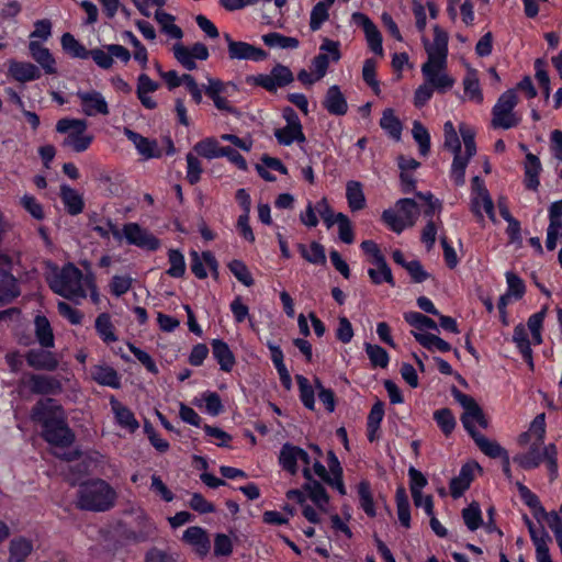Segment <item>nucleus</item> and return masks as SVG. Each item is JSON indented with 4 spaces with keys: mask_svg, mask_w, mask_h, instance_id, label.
I'll return each instance as SVG.
<instances>
[{
    "mask_svg": "<svg viewBox=\"0 0 562 562\" xmlns=\"http://www.w3.org/2000/svg\"><path fill=\"white\" fill-rule=\"evenodd\" d=\"M261 40L265 45L271 48L295 49L300 45L296 37L285 36L278 32L263 34Z\"/></svg>",
    "mask_w": 562,
    "mask_h": 562,
    "instance_id": "c03bdc74",
    "label": "nucleus"
},
{
    "mask_svg": "<svg viewBox=\"0 0 562 562\" xmlns=\"http://www.w3.org/2000/svg\"><path fill=\"white\" fill-rule=\"evenodd\" d=\"M9 76L21 83L37 80L41 78L40 68L29 61L11 59L8 61Z\"/></svg>",
    "mask_w": 562,
    "mask_h": 562,
    "instance_id": "6ab92c4d",
    "label": "nucleus"
},
{
    "mask_svg": "<svg viewBox=\"0 0 562 562\" xmlns=\"http://www.w3.org/2000/svg\"><path fill=\"white\" fill-rule=\"evenodd\" d=\"M212 355L224 372H231L236 363L235 356L229 346L222 339L211 341Z\"/></svg>",
    "mask_w": 562,
    "mask_h": 562,
    "instance_id": "c85d7f7f",
    "label": "nucleus"
},
{
    "mask_svg": "<svg viewBox=\"0 0 562 562\" xmlns=\"http://www.w3.org/2000/svg\"><path fill=\"white\" fill-rule=\"evenodd\" d=\"M397 212L408 226H413L418 217V207L414 200L402 199L397 202Z\"/></svg>",
    "mask_w": 562,
    "mask_h": 562,
    "instance_id": "680f3d73",
    "label": "nucleus"
},
{
    "mask_svg": "<svg viewBox=\"0 0 562 562\" xmlns=\"http://www.w3.org/2000/svg\"><path fill=\"white\" fill-rule=\"evenodd\" d=\"M297 249L302 257L311 263L324 265L326 262L324 247L316 241H313L308 247L304 244H299Z\"/></svg>",
    "mask_w": 562,
    "mask_h": 562,
    "instance_id": "09e8293b",
    "label": "nucleus"
},
{
    "mask_svg": "<svg viewBox=\"0 0 562 562\" xmlns=\"http://www.w3.org/2000/svg\"><path fill=\"white\" fill-rule=\"evenodd\" d=\"M42 436L55 448L69 447L75 440L74 432L61 417L43 428Z\"/></svg>",
    "mask_w": 562,
    "mask_h": 562,
    "instance_id": "4468645a",
    "label": "nucleus"
},
{
    "mask_svg": "<svg viewBox=\"0 0 562 562\" xmlns=\"http://www.w3.org/2000/svg\"><path fill=\"white\" fill-rule=\"evenodd\" d=\"M285 126L277 128L274 136L280 145L290 146L293 143L303 144L306 137L299 115L292 108H285L282 113Z\"/></svg>",
    "mask_w": 562,
    "mask_h": 562,
    "instance_id": "1a4fd4ad",
    "label": "nucleus"
},
{
    "mask_svg": "<svg viewBox=\"0 0 562 562\" xmlns=\"http://www.w3.org/2000/svg\"><path fill=\"white\" fill-rule=\"evenodd\" d=\"M323 106L331 115L341 116L347 113L348 103L338 86L334 85L328 88L323 101Z\"/></svg>",
    "mask_w": 562,
    "mask_h": 562,
    "instance_id": "b1692460",
    "label": "nucleus"
},
{
    "mask_svg": "<svg viewBox=\"0 0 562 562\" xmlns=\"http://www.w3.org/2000/svg\"><path fill=\"white\" fill-rule=\"evenodd\" d=\"M373 267L369 268L368 274L374 284H381L386 282L392 286L395 284L392 276V271L387 266L385 258H383V265L371 263Z\"/></svg>",
    "mask_w": 562,
    "mask_h": 562,
    "instance_id": "864d4df0",
    "label": "nucleus"
},
{
    "mask_svg": "<svg viewBox=\"0 0 562 562\" xmlns=\"http://www.w3.org/2000/svg\"><path fill=\"white\" fill-rule=\"evenodd\" d=\"M49 288L58 295L78 303L88 293L94 303L99 302V293L91 274L85 276L75 265L67 263L61 269L54 267L47 274Z\"/></svg>",
    "mask_w": 562,
    "mask_h": 562,
    "instance_id": "f257e3e1",
    "label": "nucleus"
},
{
    "mask_svg": "<svg viewBox=\"0 0 562 562\" xmlns=\"http://www.w3.org/2000/svg\"><path fill=\"white\" fill-rule=\"evenodd\" d=\"M505 277L507 283L506 293H508V295L513 296L515 300H520L526 292L525 282L520 277L512 271H507Z\"/></svg>",
    "mask_w": 562,
    "mask_h": 562,
    "instance_id": "0e129e2a",
    "label": "nucleus"
},
{
    "mask_svg": "<svg viewBox=\"0 0 562 562\" xmlns=\"http://www.w3.org/2000/svg\"><path fill=\"white\" fill-rule=\"evenodd\" d=\"M352 22L362 29L366 41L368 43L369 48L372 53L379 56L384 55L383 46H382V35L376 25L372 22V20L361 12H355L352 14Z\"/></svg>",
    "mask_w": 562,
    "mask_h": 562,
    "instance_id": "2eb2a0df",
    "label": "nucleus"
},
{
    "mask_svg": "<svg viewBox=\"0 0 562 562\" xmlns=\"http://www.w3.org/2000/svg\"><path fill=\"white\" fill-rule=\"evenodd\" d=\"M517 488L524 503L533 510L536 519L540 520V515L546 514V509L541 505L538 496L522 483L518 482Z\"/></svg>",
    "mask_w": 562,
    "mask_h": 562,
    "instance_id": "603ef678",
    "label": "nucleus"
},
{
    "mask_svg": "<svg viewBox=\"0 0 562 562\" xmlns=\"http://www.w3.org/2000/svg\"><path fill=\"white\" fill-rule=\"evenodd\" d=\"M525 179L524 183L527 189L537 191L540 186L539 176L542 171L540 159L532 153L526 154L524 162Z\"/></svg>",
    "mask_w": 562,
    "mask_h": 562,
    "instance_id": "cd10ccee",
    "label": "nucleus"
},
{
    "mask_svg": "<svg viewBox=\"0 0 562 562\" xmlns=\"http://www.w3.org/2000/svg\"><path fill=\"white\" fill-rule=\"evenodd\" d=\"M404 319L411 326H413L419 330H423V329L438 330V326H437L436 322L419 312H415V311L406 312L404 314Z\"/></svg>",
    "mask_w": 562,
    "mask_h": 562,
    "instance_id": "13d9d810",
    "label": "nucleus"
},
{
    "mask_svg": "<svg viewBox=\"0 0 562 562\" xmlns=\"http://www.w3.org/2000/svg\"><path fill=\"white\" fill-rule=\"evenodd\" d=\"M427 57L447 59L448 35L439 26L434 29V43L427 47Z\"/></svg>",
    "mask_w": 562,
    "mask_h": 562,
    "instance_id": "58836bf2",
    "label": "nucleus"
},
{
    "mask_svg": "<svg viewBox=\"0 0 562 562\" xmlns=\"http://www.w3.org/2000/svg\"><path fill=\"white\" fill-rule=\"evenodd\" d=\"M27 364L36 370L54 371L58 367L56 356L43 349H32L26 355Z\"/></svg>",
    "mask_w": 562,
    "mask_h": 562,
    "instance_id": "a878e982",
    "label": "nucleus"
},
{
    "mask_svg": "<svg viewBox=\"0 0 562 562\" xmlns=\"http://www.w3.org/2000/svg\"><path fill=\"white\" fill-rule=\"evenodd\" d=\"M182 539L186 543L190 544L200 557H205L210 551V539L206 531L201 527H189L183 532Z\"/></svg>",
    "mask_w": 562,
    "mask_h": 562,
    "instance_id": "5701e85b",
    "label": "nucleus"
},
{
    "mask_svg": "<svg viewBox=\"0 0 562 562\" xmlns=\"http://www.w3.org/2000/svg\"><path fill=\"white\" fill-rule=\"evenodd\" d=\"M300 456H303L300 447L290 443L283 445L279 456V462L282 469L291 474H295L297 472Z\"/></svg>",
    "mask_w": 562,
    "mask_h": 562,
    "instance_id": "f704fd0d",
    "label": "nucleus"
},
{
    "mask_svg": "<svg viewBox=\"0 0 562 562\" xmlns=\"http://www.w3.org/2000/svg\"><path fill=\"white\" fill-rule=\"evenodd\" d=\"M464 95L469 101L474 103H482L483 93L480 87L477 72L474 69H469L463 79Z\"/></svg>",
    "mask_w": 562,
    "mask_h": 562,
    "instance_id": "4c0bfd02",
    "label": "nucleus"
},
{
    "mask_svg": "<svg viewBox=\"0 0 562 562\" xmlns=\"http://www.w3.org/2000/svg\"><path fill=\"white\" fill-rule=\"evenodd\" d=\"M18 295L16 280L11 273V260L0 255V303H8Z\"/></svg>",
    "mask_w": 562,
    "mask_h": 562,
    "instance_id": "dca6fc26",
    "label": "nucleus"
},
{
    "mask_svg": "<svg viewBox=\"0 0 562 562\" xmlns=\"http://www.w3.org/2000/svg\"><path fill=\"white\" fill-rule=\"evenodd\" d=\"M190 257L192 273L198 279H205L207 277L205 266H207L211 270L216 272L218 263L211 251H203L202 255H199L198 251L192 250L190 252Z\"/></svg>",
    "mask_w": 562,
    "mask_h": 562,
    "instance_id": "393cba45",
    "label": "nucleus"
},
{
    "mask_svg": "<svg viewBox=\"0 0 562 562\" xmlns=\"http://www.w3.org/2000/svg\"><path fill=\"white\" fill-rule=\"evenodd\" d=\"M366 352L370 359L372 366L386 368L389 364V355L384 348L378 345L366 344Z\"/></svg>",
    "mask_w": 562,
    "mask_h": 562,
    "instance_id": "69168bd1",
    "label": "nucleus"
},
{
    "mask_svg": "<svg viewBox=\"0 0 562 562\" xmlns=\"http://www.w3.org/2000/svg\"><path fill=\"white\" fill-rule=\"evenodd\" d=\"M296 381L300 391V398L303 405L308 409H314L315 406V390L307 378L296 375Z\"/></svg>",
    "mask_w": 562,
    "mask_h": 562,
    "instance_id": "bf43d9fd",
    "label": "nucleus"
},
{
    "mask_svg": "<svg viewBox=\"0 0 562 562\" xmlns=\"http://www.w3.org/2000/svg\"><path fill=\"white\" fill-rule=\"evenodd\" d=\"M35 335L40 345L44 348L54 347V334L49 321L42 315L35 317Z\"/></svg>",
    "mask_w": 562,
    "mask_h": 562,
    "instance_id": "79ce46f5",
    "label": "nucleus"
},
{
    "mask_svg": "<svg viewBox=\"0 0 562 562\" xmlns=\"http://www.w3.org/2000/svg\"><path fill=\"white\" fill-rule=\"evenodd\" d=\"M124 134L134 144L138 154L146 159L160 156V150L155 140H150L130 128H125Z\"/></svg>",
    "mask_w": 562,
    "mask_h": 562,
    "instance_id": "c756f323",
    "label": "nucleus"
},
{
    "mask_svg": "<svg viewBox=\"0 0 562 562\" xmlns=\"http://www.w3.org/2000/svg\"><path fill=\"white\" fill-rule=\"evenodd\" d=\"M61 407L56 404L52 398L40 400L32 408L31 418L34 422L41 423L45 428L49 423H54L60 418Z\"/></svg>",
    "mask_w": 562,
    "mask_h": 562,
    "instance_id": "a211bd4d",
    "label": "nucleus"
},
{
    "mask_svg": "<svg viewBox=\"0 0 562 562\" xmlns=\"http://www.w3.org/2000/svg\"><path fill=\"white\" fill-rule=\"evenodd\" d=\"M513 460L524 470L536 469L544 462L550 480L553 481L558 477V449L554 443L529 442L528 450L517 453Z\"/></svg>",
    "mask_w": 562,
    "mask_h": 562,
    "instance_id": "20e7f679",
    "label": "nucleus"
},
{
    "mask_svg": "<svg viewBox=\"0 0 562 562\" xmlns=\"http://www.w3.org/2000/svg\"><path fill=\"white\" fill-rule=\"evenodd\" d=\"M94 328L104 344L109 345L117 341L119 338L115 334V327L111 321L110 314H99L94 322Z\"/></svg>",
    "mask_w": 562,
    "mask_h": 562,
    "instance_id": "c9c22d12",
    "label": "nucleus"
},
{
    "mask_svg": "<svg viewBox=\"0 0 562 562\" xmlns=\"http://www.w3.org/2000/svg\"><path fill=\"white\" fill-rule=\"evenodd\" d=\"M384 416V406L381 402H376L372 407L367 420L368 439L373 442L376 439V432Z\"/></svg>",
    "mask_w": 562,
    "mask_h": 562,
    "instance_id": "49530a36",
    "label": "nucleus"
},
{
    "mask_svg": "<svg viewBox=\"0 0 562 562\" xmlns=\"http://www.w3.org/2000/svg\"><path fill=\"white\" fill-rule=\"evenodd\" d=\"M92 379L100 385L119 389L121 381L117 372L109 366H94L91 369Z\"/></svg>",
    "mask_w": 562,
    "mask_h": 562,
    "instance_id": "72a5a7b5",
    "label": "nucleus"
},
{
    "mask_svg": "<svg viewBox=\"0 0 562 562\" xmlns=\"http://www.w3.org/2000/svg\"><path fill=\"white\" fill-rule=\"evenodd\" d=\"M32 551L33 543L31 540L24 537L14 538L9 547V562H24Z\"/></svg>",
    "mask_w": 562,
    "mask_h": 562,
    "instance_id": "ea45409f",
    "label": "nucleus"
},
{
    "mask_svg": "<svg viewBox=\"0 0 562 562\" xmlns=\"http://www.w3.org/2000/svg\"><path fill=\"white\" fill-rule=\"evenodd\" d=\"M172 53L177 61L187 70L196 69V60H206L210 56L207 47L200 42L186 46L181 42L172 46Z\"/></svg>",
    "mask_w": 562,
    "mask_h": 562,
    "instance_id": "9b49d317",
    "label": "nucleus"
},
{
    "mask_svg": "<svg viewBox=\"0 0 562 562\" xmlns=\"http://www.w3.org/2000/svg\"><path fill=\"white\" fill-rule=\"evenodd\" d=\"M434 419L446 436L450 435L456 427L454 416L448 408L436 411L434 413Z\"/></svg>",
    "mask_w": 562,
    "mask_h": 562,
    "instance_id": "338daca9",
    "label": "nucleus"
},
{
    "mask_svg": "<svg viewBox=\"0 0 562 562\" xmlns=\"http://www.w3.org/2000/svg\"><path fill=\"white\" fill-rule=\"evenodd\" d=\"M169 269L167 273L172 278H182L186 273V260L182 252L177 249L168 251Z\"/></svg>",
    "mask_w": 562,
    "mask_h": 562,
    "instance_id": "4d7b16f0",
    "label": "nucleus"
},
{
    "mask_svg": "<svg viewBox=\"0 0 562 562\" xmlns=\"http://www.w3.org/2000/svg\"><path fill=\"white\" fill-rule=\"evenodd\" d=\"M513 341L516 345L517 349L519 350L524 360L532 369L533 361H532V350L530 347L532 340L531 341L529 340L528 330L524 324H518L515 326L514 334H513Z\"/></svg>",
    "mask_w": 562,
    "mask_h": 562,
    "instance_id": "2f4dec72",
    "label": "nucleus"
},
{
    "mask_svg": "<svg viewBox=\"0 0 562 562\" xmlns=\"http://www.w3.org/2000/svg\"><path fill=\"white\" fill-rule=\"evenodd\" d=\"M63 49L74 58L87 59L88 52L78 40L75 38L70 33H65L60 40Z\"/></svg>",
    "mask_w": 562,
    "mask_h": 562,
    "instance_id": "8fccbe9b",
    "label": "nucleus"
},
{
    "mask_svg": "<svg viewBox=\"0 0 562 562\" xmlns=\"http://www.w3.org/2000/svg\"><path fill=\"white\" fill-rule=\"evenodd\" d=\"M471 211L474 213V215L477 217L479 222L484 221L483 212L486 213L487 217L492 222H496V214L494 210V203L491 199L490 206H487V202H485V199L479 198V195H473L471 198Z\"/></svg>",
    "mask_w": 562,
    "mask_h": 562,
    "instance_id": "5fc2aeb1",
    "label": "nucleus"
},
{
    "mask_svg": "<svg viewBox=\"0 0 562 562\" xmlns=\"http://www.w3.org/2000/svg\"><path fill=\"white\" fill-rule=\"evenodd\" d=\"M346 198L351 211L362 210L366 205V198L362 186L358 181H349L346 187Z\"/></svg>",
    "mask_w": 562,
    "mask_h": 562,
    "instance_id": "a18cd8bd",
    "label": "nucleus"
},
{
    "mask_svg": "<svg viewBox=\"0 0 562 562\" xmlns=\"http://www.w3.org/2000/svg\"><path fill=\"white\" fill-rule=\"evenodd\" d=\"M412 334L429 351L448 352L451 350V345L437 335L422 331H412Z\"/></svg>",
    "mask_w": 562,
    "mask_h": 562,
    "instance_id": "e433bc0d",
    "label": "nucleus"
},
{
    "mask_svg": "<svg viewBox=\"0 0 562 562\" xmlns=\"http://www.w3.org/2000/svg\"><path fill=\"white\" fill-rule=\"evenodd\" d=\"M293 79L290 68L278 64L271 69L270 74H260L254 78V81L257 86L272 92L278 88L288 86Z\"/></svg>",
    "mask_w": 562,
    "mask_h": 562,
    "instance_id": "ddd939ff",
    "label": "nucleus"
},
{
    "mask_svg": "<svg viewBox=\"0 0 562 562\" xmlns=\"http://www.w3.org/2000/svg\"><path fill=\"white\" fill-rule=\"evenodd\" d=\"M413 137L419 146V153L427 156L430 149V135L427 128L418 121H415L412 128Z\"/></svg>",
    "mask_w": 562,
    "mask_h": 562,
    "instance_id": "e2e57ef3",
    "label": "nucleus"
},
{
    "mask_svg": "<svg viewBox=\"0 0 562 562\" xmlns=\"http://www.w3.org/2000/svg\"><path fill=\"white\" fill-rule=\"evenodd\" d=\"M76 97L80 102L81 112L87 116H106L110 114V106L104 95L94 89L78 90Z\"/></svg>",
    "mask_w": 562,
    "mask_h": 562,
    "instance_id": "f8f14e48",
    "label": "nucleus"
},
{
    "mask_svg": "<svg viewBox=\"0 0 562 562\" xmlns=\"http://www.w3.org/2000/svg\"><path fill=\"white\" fill-rule=\"evenodd\" d=\"M459 132L462 137L464 150L461 149V142L458 133L443 135V147L453 154L450 169V179L458 187L465 183V169L470 159L476 154L475 131L467 125L460 124Z\"/></svg>",
    "mask_w": 562,
    "mask_h": 562,
    "instance_id": "f03ea898",
    "label": "nucleus"
},
{
    "mask_svg": "<svg viewBox=\"0 0 562 562\" xmlns=\"http://www.w3.org/2000/svg\"><path fill=\"white\" fill-rule=\"evenodd\" d=\"M29 50L31 57L41 66L45 74H57L56 59L48 48L42 46L37 41H30Z\"/></svg>",
    "mask_w": 562,
    "mask_h": 562,
    "instance_id": "412c9836",
    "label": "nucleus"
},
{
    "mask_svg": "<svg viewBox=\"0 0 562 562\" xmlns=\"http://www.w3.org/2000/svg\"><path fill=\"white\" fill-rule=\"evenodd\" d=\"M546 437V415L538 414L531 422L527 431L518 437L520 446H527L529 442L544 443Z\"/></svg>",
    "mask_w": 562,
    "mask_h": 562,
    "instance_id": "bb28decb",
    "label": "nucleus"
},
{
    "mask_svg": "<svg viewBox=\"0 0 562 562\" xmlns=\"http://www.w3.org/2000/svg\"><path fill=\"white\" fill-rule=\"evenodd\" d=\"M23 384L34 394L56 395L61 392V383L54 376L31 374Z\"/></svg>",
    "mask_w": 562,
    "mask_h": 562,
    "instance_id": "f3484780",
    "label": "nucleus"
},
{
    "mask_svg": "<svg viewBox=\"0 0 562 562\" xmlns=\"http://www.w3.org/2000/svg\"><path fill=\"white\" fill-rule=\"evenodd\" d=\"M518 98L514 89L501 94L492 110V124L495 128L509 130L519 124L520 117L514 112Z\"/></svg>",
    "mask_w": 562,
    "mask_h": 562,
    "instance_id": "423d86ee",
    "label": "nucleus"
},
{
    "mask_svg": "<svg viewBox=\"0 0 562 562\" xmlns=\"http://www.w3.org/2000/svg\"><path fill=\"white\" fill-rule=\"evenodd\" d=\"M462 518L469 530L479 529L483 522L482 512L477 503H471L462 510Z\"/></svg>",
    "mask_w": 562,
    "mask_h": 562,
    "instance_id": "052dcab7",
    "label": "nucleus"
},
{
    "mask_svg": "<svg viewBox=\"0 0 562 562\" xmlns=\"http://www.w3.org/2000/svg\"><path fill=\"white\" fill-rule=\"evenodd\" d=\"M558 241L562 243V220L560 221H549V226L547 228V239L546 247L549 251H552L557 248Z\"/></svg>",
    "mask_w": 562,
    "mask_h": 562,
    "instance_id": "774afa93",
    "label": "nucleus"
},
{
    "mask_svg": "<svg viewBox=\"0 0 562 562\" xmlns=\"http://www.w3.org/2000/svg\"><path fill=\"white\" fill-rule=\"evenodd\" d=\"M456 401L463 407L464 412L461 416V422L465 430L473 437V434H480L475 427L476 425L482 428H487L488 423L485 418L483 411L477 405L475 400L458 390L453 391Z\"/></svg>",
    "mask_w": 562,
    "mask_h": 562,
    "instance_id": "6e6552de",
    "label": "nucleus"
},
{
    "mask_svg": "<svg viewBox=\"0 0 562 562\" xmlns=\"http://www.w3.org/2000/svg\"><path fill=\"white\" fill-rule=\"evenodd\" d=\"M123 235L128 245L136 246L148 251H156L160 248V240L148 229L137 223H126L123 225Z\"/></svg>",
    "mask_w": 562,
    "mask_h": 562,
    "instance_id": "9d476101",
    "label": "nucleus"
},
{
    "mask_svg": "<svg viewBox=\"0 0 562 562\" xmlns=\"http://www.w3.org/2000/svg\"><path fill=\"white\" fill-rule=\"evenodd\" d=\"M481 470L476 462H469L462 465L459 475L450 482V493L453 498H459L470 487L474 479V472Z\"/></svg>",
    "mask_w": 562,
    "mask_h": 562,
    "instance_id": "aec40b11",
    "label": "nucleus"
},
{
    "mask_svg": "<svg viewBox=\"0 0 562 562\" xmlns=\"http://www.w3.org/2000/svg\"><path fill=\"white\" fill-rule=\"evenodd\" d=\"M472 439L479 447V449L490 458L496 459L502 458L507 453V450L504 449L497 441L488 439L482 434H473Z\"/></svg>",
    "mask_w": 562,
    "mask_h": 562,
    "instance_id": "37998d69",
    "label": "nucleus"
},
{
    "mask_svg": "<svg viewBox=\"0 0 562 562\" xmlns=\"http://www.w3.org/2000/svg\"><path fill=\"white\" fill-rule=\"evenodd\" d=\"M87 128L88 123L82 119L65 117L56 123V131L66 134L63 146L70 147L76 153L87 150L93 140V136L87 133Z\"/></svg>",
    "mask_w": 562,
    "mask_h": 562,
    "instance_id": "39448f33",
    "label": "nucleus"
},
{
    "mask_svg": "<svg viewBox=\"0 0 562 562\" xmlns=\"http://www.w3.org/2000/svg\"><path fill=\"white\" fill-rule=\"evenodd\" d=\"M61 201L70 215H78L83 211L85 203L81 194L67 184L60 187Z\"/></svg>",
    "mask_w": 562,
    "mask_h": 562,
    "instance_id": "473e14b6",
    "label": "nucleus"
},
{
    "mask_svg": "<svg viewBox=\"0 0 562 562\" xmlns=\"http://www.w3.org/2000/svg\"><path fill=\"white\" fill-rule=\"evenodd\" d=\"M358 495L360 501V506L363 509V512L370 516H375V507L374 502L371 493V486L370 483L367 481H361L358 485Z\"/></svg>",
    "mask_w": 562,
    "mask_h": 562,
    "instance_id": "6e6d98bb",
    "label": "nucleus"
},
{
    "mask_svg": "<svg viewBox=\"0 0 562 562\" xmlns=\"http://www.w3.org/2000/svg\"><path fill=\"white\" fill-rule=\"evenodd\" d=\"M223 146L214 137H206L193 146V151L209 160L222 157Z\"/></svg>",
    "mask_w": 562,
    "mask_h": 562,
    "instance_id": "a19ab883",
    "label": "nucleus"
},
{
    "mask_svg": "<svg viewBox=\"0 0 562 562\" xmlns=\"http://www.w3.org/2000/svg\"><path fill=\"white\" fill-rule=\"evenodd\" d=\"M447 63V59L427 57V61L422 66L425 81L438 93H446L456 83V80L448 74Z\"/></svg>",
    "mask_w": 562,
    "mask_h": 562,
    "instance_id": "0eeeda50",
    "label": "nucleus"
},
{
    "mask_svg": "<svg viewBox=\"0 0 562 562\" xmlns=\"http://www.w3.org/2000/svg\"><path fill=\"white\" fill-rule=\"evenodd\" d=\"M228 55L231 59H245L252 61L265 60L268 56L263 49L240 41L231 43Z\"/></svg>",
    "mask_w": 562,
    "mask_h": 562,
    "instance_id": "4be33fe9",
    "label": "nucleus"
},
{
    "mask_svg": "<svg viewBox=\"0 0 562 562\" xmlns=\"http://www.w3.org/2000/svg\"><path fill=\"white\" fill-rule=\"evenodd\" d=\"M115 491L103 480H92L80 485L78 506L92 512H105L115 502Z\"/></svg>",
    "mask_w": 562,
    "mask_h": 562,
    "instance_id": "7ed1b4c3",
    "label": "nucleus"
},
{
    "mask_svg": "<svg viewBox=\"0 0 562 562\" xmlns=\"http://www.w3.org/2000/svg\"><path fill=\"white\" fill-rule=\"evenodd\" d=\"M380 126L393 138L398 139L401 137L402 124L392 109L383 111Z\"/></svg>",
    "mask_w": 562,
    "mask_h": 562,
    "instance_id": "3c124183",
    "label": "nucleus"
},
{
    "mask_svg": "<svg viewBox=\"0 0 562 562\" xmlns=\"http://www.w3.org/2000/svg\"><path fill=\"white\" fill-rule=\"evenodd\" d=\"M397 517L405 528L411 526V505L404 487H398L395 495Z\"/></svg>",
    "mask_w": 562,
    "mask_h": 562,
    "instance_id": "de8ad7c7",
    "label": "nucleus"
},
{
    "mask_svg": "<svg viewBox=\"0 0 562 562\" xmlns=\"http://www.w3.org/2000/svg\"><path fill=\"white\" fill-rule=\"evenodd\" d=\"M110 404L115 419L122 428L127 429L130 432H134L138 429L139 424L128 407L114 397L111 398Z\"/></svg>",
    "mask_w": 562,
    "mask_h": 562,
    "instance_id": "7c9ffc66",
    "label": "nucleus"
}]
</instances>
